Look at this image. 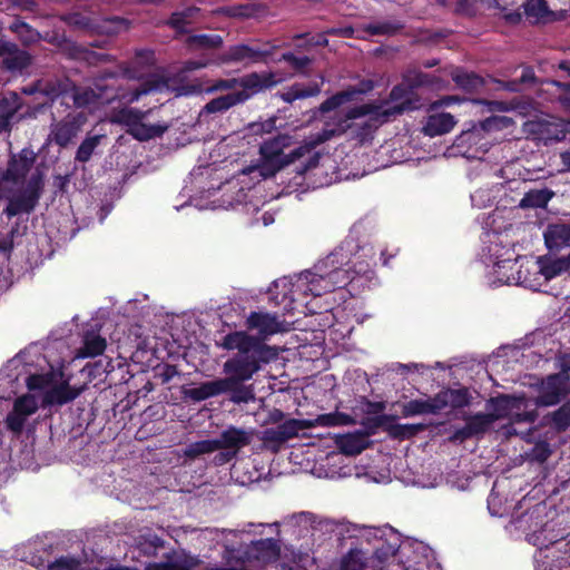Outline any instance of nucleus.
<instances>
[{"instance_id":"f257e3e1","label":"nucleus","mask_w":570,"mask_h":570,"mask_svg":"<svg viewBox=\"0 0 570 570\" xmlns=\"http://www.w3.org/2000/svg\"><path fill=\"white\" fill-rule=\"evenodd\" d=\"M246 327L257 331L258 335H249L244 331H235L223 337L220 346L227 351H236L223 364L225 377L206 381L197 387L185 391V396L194 402H202L222 394H229L235 404L249 403L255 399L252 384H245L262 367L276 361L279 350L267 345L264 341L277 333L285 332V322L276 314L250 312L246 318Z\"/></svg>"},{"instance_id":"f03ea898","label":"nucleus","mask_w":570,"mask_h":570,"mask_svg":"<svg viewBox=\"0 0 570 570\" xmlns=\"http://www.w3.org/2000/svg\"><path fill=\"white\" fill-rule=\"evenodd\" d=\"M404 82L395 86L389 100L358 105V144L367 141L372 134L384 122L390 121L406 110L417 108V100L412 98V88L430 85V76L421 71H410Z\"/></svg>"},{"instance_id":"7ed1b4c3","label":"nucleus","mask_w":570,"mask_h":570,"mask_svg":"<svg viewBox=\"0 0 570 570\" xmlns=\"http://www.w3.org/2000/svg\"><path fill=\"white\" fill-rule=\"evenodd\" d=\"M358 544L361 546L358 554L366 553L372 548V570H404V566L397 557L401 538L392 527H358Z\"/></svg>"},{"instance_id":"20e7f679","label":"nucleus","mask_w":570,"mask_h":570,"mask_svg":"<svg viewBox=\"0 0 570 570\" xmlns=\"http://www.w3.org/2000/svg\"><path fill=\"white\" fill-rule=\"evenodd\" d=\"M355 98L356 86H350L320 105L318 111L324 116V127L317 134V142L342 136L352 128L356 119V105L353 104Z\"/></svg>"},{"instance_id":"39448f33","label":"nucleus","mask_w":570,"mask_h":570,"mask_svg":"<svg viewBox=\"0 0 570 570\" xmlns=\"http://www.w3.org/2000/svg\"><path fill=\"white\" fill-rule=\"evenodd\" d=\"M356 421L350 414L332 412L317 415L314 420L287 419L283 424L262 431L261 440L272 450L277 451L285 442L298 435L299 431L312 426H342Z\"/></svg>"},{"instance_id":"423d86ee","label":"nucleus","mask_w":570,"mask_h":570,"mask_svg":"<svg viewBox=\"0 0 570 570\" xmlns=\"http://www.w3.org/2000/svg\"><path fill=\"white\" fill-rule=\"evenodd\" d=\"M492 413H478L466 417L465 436H473L484 433L490 425L500 419L510 417L514 422L533 423L537 419L534 411H525L527 404L523 400L510 396L491 399Z\"/></svg>"},{"instance_id":"0eeeda50","label":"nucleus","mask_w":570,"mask_h":570,"mask_svg":"<svg viewBox=\"0 0 570 570\" xmlns=\"http://www.w3.org/2000/svg\"><path fill=\"white\" fill-rule=\"evenodd\" d=\"M338 253L330 254L323 262L314 266L315 272L305 271L299 274L293 284V296L306 297L308 295L317 297L332 292L334 285L338 283L341 267L336 266Z\"/></svg>"},{"instance_id":"6e6552de","label":"nucleus","mask_w":570,"mask_h":570,"mask_svg":"<svg viewBox=\"0 0 570 570\" xmlns=\"http://www.w3.org/2000/svg\"><path fill=\"white\" fill-rule=\"evenodd\" d=\"M286 137L277 135L265 140L259 147L262 159L261 170L264 176H274L289 164H294L304 155V148L297 147L289 154H284Z\"/></svg>"},{"instance_id":"1a4fd4ad","label":"nucleus","mask_w":570,"mask_h":570,"mask_svg":"<svg viewBox=\"0 0 570 570\" xmlns=\"http://www.w3.org/2000/svg\"><path fill=\"white\" fill-rule=\"evenodd\" d=\"M532 264H534V261L527 257H520L514 261H500L495 263L493 267L495 281L501 285L534 287L537 285V278Z\"/></svg>"},{"instance_id":"9d476101","label":"nucleus","mask_w":570,"mask_h":570,"mask_svg":"<svg viewBox=\"0 0 570 570\" xmlns=\"http://www.w3.org/2000/svg\"><path fill=\"white\" fill-rule=\"evenodd\" d=\"M147 112L136 108H121L114 114L112 122L127 127V134L139 141H148L161 137L168 129L167 125H147L142 122Z\"/></svg>"},{"instance_id":"9b49d317","label":"nucleus","mask_w":570,"mask_h":570,"mask_svg":"<svg viewBox=\"0 0 570 570\" xmlns=\"http://www.w3.org/2000/svg\"><path fill=\"white\" fill-rule=\"evenodd\" d=\"M42 190V175L40 173L32 174L24 188L9 198L3 214L10 219L20 214L32 213L41 198Z\"/></svg>"},{"instance_id":"f8f14e48","label":"nucleus","mask_w":570,"mask_h":570,"mask_svg":"<svg viewBox=\"0 0 570 570\" xmlns=\"http://www.w3.org/2000/svg\"><path fill=\"white\" fill-rule=\"evenodd\" d=\"M512 120L508 117H492L487 119L481 126H474L471 129L462 131L455 139V146L458 148L468 147L463 153L468 157L476 158L479 157V150L471 151L470 148L472 146L480 145L481 153L484 154L487 151V144H481L484 131L492 127L504 128L511 125Z\"/></svg>"},{"instance_id":"ddd939ff","label":"nucleus","mask_w":570,"mask_h":570,"mask_svg":"<svg viewBox=\"0 0 570 570\" xmlns=\"http://www.w3.org/2000/svg\"><path fill=\"white\" fill-rule=\"evenodd\" d=\"M275 46L266 43L262 47H254L248 45L230 46L223 56L224 62H244L258 63L266 62V59L273 55Z\"/></svg>"},{"instance_id":"4468645a","label":"nucleus","mask_w":570,"mask_h":570,"mask_svg":"<svg viewBox=\"0 0 570 570\" xmlns=\"http://www.w3.org/2000/svg\"><path fill=\"white\" fill-rule=\"evenodd\" d=\"M278 82L279 80L276 79L273 71H254L239 78L242 90L235 91V94L242 95L240 97L244 98L245 102L253 96L274 88Z\"/></svg>"},{"instance_id":"2eb2a0df","label":"nucleus","mask_w":570,"mask_h":570,"mask_svg":"<svg viewBox=\"0 0 570 570\" xmlns=\"http://www.w3.org/2000/svg\"><path fill=\"white\" fill-rule=\"evenodd\" d=\"M299 517L302 518V531L336 532V534L342 535L355 530V525L345 520L321 518L312 512L305 511H303Z\"/></svg>"},{"instance_id":"dca6fc26","label":"nucleus","mask_w":570,"mask_h":570,"mask_svg":"<svg viewBox=\"0 0 570 570\" xmlns=\"http://www.w3.org/2000/svg\"><path fill=\"white\" fill-rule=\"evenodd\" d=\"M523 130L533 139L543 141L546 145L551 141H559L564 138L566 132L556 122L546 119H534L524 122Z\"/></svg>"},{"instance_id":"f3484780","label":"nucleus","mask_w":570,"mask_h":570,"mask_svg":"<svg viewBox=\"0 0 570 570\" xmlns=\"http://www.w3.org/2000/svg\"><path fill=\"white\" fill-rule=\"evenodd\" d=\"M85 121L86 118L82 115H68L51 130L53 141L60 147H67L81 130Z\"/></svg>"},{"instance_id":"a211bd4d","label":"nucleus","mask_w":570,"mask_h":570,"mask_svg":"<svg viewBox=\"0 0 570 570\" xmlns=\"http://www.w3.org/2000/svg\"><path fill=\"white\" fill-rule=\"evenodd\" d=\"M214 442L218 445L217 450H230L235 453L250 444L252 434L243 429L236 426H228L222 431L218 439H214Z\"/></svg>"},{"instance_id":"6ab92c4d","label":"nucleus","mask_w":570,"mask_h":570,"mask_svg":"<svg viewBox=\"0 0 570 570\" xmlns=\"http://www.w3.org/2000/svg\"><path fill=\"white\" fill-rule=\"evenodd\" d=\"M80 393V389L70 386L68 382H62L45 392L41 405L43 409L56 405L61 406L72 402Z\"/></svg>"},{"instance_id":"aec40b11","label":"nucleus","mask_w":570,"mask_h":570,"mask_svg":"<svg viewBox=\"0 0 570 570\" xmlns=\"http://www.w3.org/2000/svg\"><path fill=\"white\" fill-rule=\"evenodd\" d=\"M35 161V156L29 155L27 150H22L18 157L12 156L8 161V167L3 171V179L10 183H19L24 179Z\"/></svg>"},{"instance_id":"412c9836","label":"nucleus","mask_w":570,"mask_h":570,"mask_svg":"<svg viewBox=\"0 0 570 570\" xmlns=\"http://www.w3.org/2000/svg\"><path fill=\"white\" fill-rule=\"evenodd\" d=\"M563 392V382L559 375H550L542 383L540 394L535 399L537 406H551L560 402Z\"/></svg>"},{"instance_id":"4be33fe9","label":"nucleus","mask_w":570,"mask_h":570,"mask_svg":"<svg viewBox=\"0 0 570 570\" xmlns=\"http://www.w3.org/2000/svg\"><path fill=\"white\" fill-rule=\"evenodd\" d=\"M248 550L253 558L263 562H273L281 557L279 542L273 538L252 541Z\"/></svg>"},{"instance_id":"5701e85b","label":"nucleus","mask_w":570,"mask_h":570,"mask_svg":"<svg viewBox=\"0 0 570 570\" xmlns=\"http://www.w3.org/2000/svg\"><path fill=\"white\" fill-rule=\"evenodd\" d=\"M532 267H534L535 276L540 274L546 281H549L570 269V254L557 259H543L540 257L532 264Z\"/></svg>"},{"instance_id":"b1692460","label":"nucleus","mask_w":570,"mask_h":570,"mask_svg":"<svg viewBox=\"0 0 570 570\" xmlns=\"http://www.w3.org/2000/svg\"><path fill=\"white\" fill-rule=\"evenodd\" d=\"M117 78L118 72L110 69L99 71L92 78V87L97 92L101 94V99L105 102H111L119 97L116 87L110 82L117 80Z\"/></svg>"},{"instance_id":"393cba45","label":"nucleus","mask_w":570,"mask_h":570,"mask_svg":"<svg viewBox=\"0 0 570 570\" xmlns=\"http://www.w3.org/2000/svg\"><path fill=\"white\" fill-rule=\"evenodd\" d=\"M455 125L454 116L449 112L432 114L426 118L423 131L430 137L441 136L450 132Z\"/></svg>"},{"instance_id":"a878e982","label":"nucleus","mask_w":570,"mask_h":570,"mask_svg":"<svg viewBox=\"0 0 570 570\" xmlns=\"http://www.w3.org/2000/svg\"><path fill=\"white\" fill-rule=\"evenodd\" d=\"M544 242L550 250L570 246V226L566 224L549 225L544 232Z\"/></svg>"},{"instance_id":"bb28decb","label":"nucleus","mask_w":570,"mask_h":570,"mask_svg":"<svg viewBox=\"0 0 570 570\" xmlns=\"http://www.w3.org/2000/svg\"><path fill=\"white\" fill-rule=\"evenodd\" d=\"M32 62L31 55L26 51L19 49V47L14 43V48L9 50L2 59V68L11 71V72H21L27 69Z\"/></svg>"},{"instance_id":"cd10ccee","label":"nucleus","mask_w":570,"mask_h":570,"mask_svg":"<svg viewBox=\"0 0 570 570\" xmlns=\"http://www.w3.org/2000/svg\"><path fill=\"white\" fill-rule=\"evenodd\" d=\"M321 82L313 81L308 85L294 83L285 92L281 95L283 101L292 104L297 99H305L317 96L321 92Z\"/></svg>"},{"instance_id":"c85d7f7f","label":"nucleus","mask_w":570,"mask_h":570,"mask_svg":"<svg viewBox=\"0 0 570 570\" xmlns=\"http://www.w3.org/2000/svg\"><path fill=\"white\" fill-rule=\"evenodd\" d=\"M168 87V81L158 75H151L144 79L130 94L129 101H137L141 96L150 92H160Z\"/></svg>"},{"instance_id":"c756f323","label":"nucleus","mask_w":570,"mask_h":570,"mask_svg":"<svg viewBox=\"0 0 570 570\" xmlns=\"http://www.w3.org/2000/svg\"><path fill=\"white\" fill-rule=\"evenodd\" d=\"M164 561L149 562L146 564L145 570H190L193 564L186 558L177 557V553L171 550L164 553Z\"/></svg>"},{"instance_id":"7c9ffc66","label":"nucleus","mask_w":570,"mask_h":570,"mask_svg":"<svg viewBox=\"0 0 570 570\" xmlns=\"http://www.w3.org/2000/svg\"><path fill=\"white\" fill-rule=\"evenodd\" d=\"M199 13V8L188 7L180 11H175L168 19V24L179 33L188 32V26H190L196 16Z\"/></svg>"},{"instance_id":"2f4dec72","label":"nucleus","mask_w":570,"mask_h":570,"mask_svg":"<svg viewBox=\"0 0 570 570\" xmlns=\"http://www.w3.org/2000/svg\"><path fill=\"white\" fill-rule=\"evenodd\" d=\"M69 53L72 58L82 59L89 65L107 63L114 60L112 56L108 53L97 52L76 43L70 45Z\"/></svg>"},{"instance_id":"473e14b6","label":"nucleus","mask_w":570,"mask_h":570,"mask_svg":"<svg viewBox=\"0 0 570 570\" xmlns=\"http://www.w3.org/2000/svg\"><path fill=\"white\" fill-rule=\"evenodd\" d=\"M552 196L553 193L547 188L531 189L521 198L519 202V207L523 209L543 208L547 206Z\"/></svg>"},{"instance_id":"72a5a7b5","label":"nucleus","mask_w":570,"mask_h":570,"mask_svg":"<svg viewBox=\"0 0 570 570\" xmlns=\"http://www.w3.org/2000/svg\"><path fill=\"white\" fill-rule=\"evenodd\" d=\"M240 96L239 94H235V91L219 96L208 101L204 110L208 114L224 112L238 104H243L244 98Z\"/></svg>"},{"instance_id":"f704fd0d","label":"nucleus","mask_w":570,"mask_h":570,"mask_svg":"<svg viewBox=\"0 0 570 570\" xmlns=\"http://www.w3.org/2000/svg\"><path fill=\"white\" fill-rule=\"evenodd\" d=\"M107 346V342L100 335L94 333H86L83 336V344L79 350L80 357H95L101 355Z\"/></svg>"},{"instance_id":"c9c22d12","label":"nucleus","mask_w":570,"mask_h":570,"mask_svg":"<svg viewBox=\"0 0 570 570\" xmlns=\"http://www.w3.org/2000/svg\"><path fill=\"white\" fill-rule=\"evenodd\" d=\"M30 92H40L53 101L66 92V85L59 80L38 81Z\"/></svg>"},{"instance_id":"e433bc0d","label":"nucleus","mask_w":570,"mask_h":570,"mask_svg":"<svg viewBox=\"0 0 570 570\" xmlns=\"http://www.w3.org/2000/svg\"><path fill=\"white\" fill-rule=\"evenodd\" d=\"M72 98L75 106L78 108H85L90 105L106 104L101 99V94L97 92L92 86L76 90Z\"/></svg>"},{"instance_id":"4c0bfd02","label":"nucleus","mask_w":570,"mask_h":570,"mask_svg":"<svg viewBox=\"0 0 570 570\" xmlns=\"http://www.w3.org/2000/svg\"><path fill=\"white\" fill-rule=\"evenodd\" d=\"M452 79L456 86L465 91H474L483 86L482 78L474 72L456 70L452 73Z\"/></svg>"},{"instance_id":"58836bf2","label":"nucleus","mask_w":570,"mask_h":570,"mask_svg":"<svg viewBox=\"0 0 570 570\" xmlns=\"http://www.w3.org/2000/svg\"><path fill=\"white\" fill-rule=\"evenodd\" d=\"M523 8L527 18L532 22L546 21L550 14L544 0H528Z\"/></svg>"},{"instance_id":"ea45409f","label":"nucleus","mask_w":570,"mask_h":570,"mask_svg":"<svg viewBox=\"0 0 570 570\" xmlns=\"http://www.w3.org/2000/svg\"><path fill=\"white\" fill-rule=\"evenodd\" d=\"M217 446L214 439L193 442L184 449V456L189 460H195L200 455L217 451Z\"/></svg>"},{"instance_id":"a19ab883","label":"nucleus","mask_w":570,"mask_h":570,"mask_svg":"<svg viewBox=\"0 0 570 570\" xmlns=\"http://www.w3.org/2000/svg\"><path fill=\"white\" fill-rule=\"evenodd\" d=\"M187 45L202 49H215L223 45V38L219 35H193L187 38Z\"/></svg>"},{"instance_id":"79ce46f5","label":"nucleus","mask_w":570,"mask_h":570,"mask_svg":"<svg viewBox=\"0 0 570 570\" xmlns=\"http://www.w3.org/2000/svg\"><path fill=\"white\" fill-rule=\"evenodd\" d=\"M164 547L165 541L157 534L141 537L138 543L139 551L147 557H157L158 550L164 549Z\"/></svg>"},{"instance_id":"37998d69","label":"nucleus","mask_w":570,"mask_h":570,"mask_svg":"<svg viewBox=\"0 0 570 570\" xmlns=\"http://www.w3.org/2000/svg\"><path fill=\"white\" fill-rule=\"evenodd\" d=\"M102 135L89 136L82 140L76 153V160L79 163H87L91 158L95 149L100 144Z\"/></svg>"},{"instance_id":"c03bdc74","label":"nucleus","mask_w":570,"mask_h":570,"mask_svg":"<svg viewBox=\"0 0 570 570\" xmlns=\"http://www.w3.org/2000/svg\"><path fill=\"white\" fill-rule=\"evenodd\" d=\"M334 442L338 451L345 455H356V431L336 434Z\"/></svg>"},{"instance_id":"a18cd8bd","label":"nucleus","mask_w":570,"mask_h":570,"mask_svg":"<svg viewBox=\"0 0 570 570\" xmlns=\"http://www.w3.org/2000/svg\"><path fill=\"white\" fill-rule=\"evenodd\" d=\"M38 402L31 394H24L16 399L13 407L17 413L24 415L26 417L35 414L38 411Z\"/></svg>"},{"instance_id":"49530a36","label":"nucleus","mask_w":570,"mask_h":570,"mask_svg":"<svg viewBox=\"0 0 570 570\" xmlns=\"http://www.w3.org/2000/svg\"><path fill=\"white\" fill-rule=\"evenodd\" d=\"M276 61L287 62L296 72L304 73L305 69L312 63V59L307 56H295L293 52H284Z\"/></svg>"},{"instance_id":"de8ad7c7","label":"nucleus","mask_w":570,"mask_h":570,"mask_svg":"<svg viewBox=\"0 0 570 570\" xmlns=\"http://www.w3.org/2000/svg\"><path fill=\"white\" fill-rule=\"evenodd\" d=\"M403 28V24L400 21H382L368 24L365 30L372 35H386L391 36L399 32Z\"/></svg>"},{"instance_id":"09e8293b","label":"nucleus","mask_w":570,"mask_h":570,"mask_svg":"<svg viewBox=\"0 0 570 570\" xmlns=\"http://www.w3.org/2000/svg\"><path fill=\"white\" fill-rule=\"evenodd\" d=\"M62 21L79 30H89L92 28V19L81 12H69L62 17Z\"/></svg>"},{"instance_id":"8fccbe9b","label":"nucleus","mask_w":570,"mask_h":570,"mask_svg":"<svg viewBox=\"0 0 570 570\" xmlns=\"http://www.w3.org/2000/svg\"><path fill=\"white\" fill-rule=\"evenodd\" d=\"M304 149V155L298 159L301 161L299 166L296 168L298 174L306 173L318 166L321 154L318 151H313L308 147L302 146Z\"/></svg>"},{"instance_id":"3c124183","label":"nucleus","mask_w":570,"mask_h":570,"mask_svg":"<svg viewBox=\"0 0 570 570\" xmlns=\"http://www.w3.org/2000/svg\"><path fill=\"white\" fill-rule=\"evenodd\" d=\"M448 401V406L453 409H461L470 404V395L466 390H444Z\"/></svg>"},{"instance_id":"603ef678","label":"nucleus","mask_w":570,"mask_h":570,"mask_svg":"<svg viewBox=\"0 0 570 570\" xmlns=\"http://www.w3.org/2000/svg\"><path fill=\"white\" fill-rule=\"evenodd\" d=\"M47 570H81V561L71 556H61L49 562Z\"/></svg>"},{"instance_id":"864d4df0","label":"nucleus","mask_w":570,"mask_h":570,"mask_svg":"<svg viewBox=\"0 0 570 570\" xmlns=\"http://www.w3.org/2000/svg\"><path fill=\"white\" fill-rule=\"evenodd\" d=\"M402 413L405 417L421 414H430L429 402L426 400H412L403 405Z\"/></svg>"},{"instance_id":"5fc2aeb1","label":"nucleus","mask_w":570,"mask_h":570,"mask_svg":"<svg viewBox=\"0 0 570 570\" xmlns=\"http://www.w3.org/2000/svg\"><path fill=\"white\" fill-rule=\"evenodd\" d=\"M27 417L17 413L14 409L7 414L4 420L6 426L12 433L19 435L22 433Z\"/></svg>"},{"instance_id":"6e6d98bb","label":"nucleus","mask_w":570,"mask_h":570,"mask_svg":"<svg viewBox=\"0 0 570 570\" xmlns=\"http://www.w3.org/2000/svg\"><path fill=\"white\" fill-rule=\"evenodd\" d=\"M552 421L560 430H564L570 425V407L561 406L552 414Z\"/></svg>"},{"instance_id":"4d7b16f0","label":"nucleus","mask_w":570,"mask_h":570,"mask_svg":"<svg viewBox=\"0 0 570 570\" xmlns=\"http://www.w3.org/2000/svg\"><path fill=\"white\" fill-rule=\"evenodd\" d=\"M430 414H438L445 407H448V401L445 396V391L439 392L433 397L428 399Z\"/></svg>"},{"instance_id":"13d9d810","label":"nucleus","mask_w":570,"mask_h":570,"mask_svg":"<svg viewBox=\"0 0 570 570\" xmlns=\"http://www.w3.org/2000/svg\"><path fill=\"white\" fill-rule=\"evenodd\" d=\"M236 87H239V78H228V79H219L216 80L213 86L212 90L215 91H223V90H232Z\"/></svg>"},{"instance_id":"bf43d9fd","label":"nucleus","mask_w":570,"mask_h":570,"mask_svg":"<svg viewBox=\"0 0 570 570\" xmlns=\"http://www.w3.org/2000/svg\"><path fill=\"white\" fill-rule=\"evenodd\" d=\"M341 570H356V548L351 547L342 558Z\"/></svg>"},{"instance_id":"052dcab7","label":"nucleus","mask_w":570,"mask_h":570,"mask_svg":"<svg viewBox=\"0 0 570 570\" xmlns=\"http://www.w3.org/2000/svg\"><path fill=\"white\" fill-rule=\"evenodd\" d=\"M179 370L177 365L174 364H165L159 372V377L164 384L169 383L175 376H178Z\"/></svg>"},{"instance_id":"680f3d73","label":"nucleus","mask_w":570,"mask_h":570,"mask_svg":"<svg viewBox=\"0 0 570 570\" xmlns=\"http://www.w3.org/2000/svg\"><path fill=\"white\" fill-rule=\"evenodd\" d=\"M27 387L30 391L42 390L47 384V380L41 374H31L27 377Z\"/></svg>"},{"instance_id":"e2e57ef3","label":"nucleus","mask_w":570,"mask_h":570,"mask_svg":"<svg viewBox=\"0 0 570 570\" xmlns=\"http://www.w3.org/2000/svg\"><path fill=\"white\" fill-rule=\"evenodd\" d=\"M284 419H285V413L282 410L272 409L267 412V416L264 422L266 424H277V426H279L281 424H283L286 421Z\"/></svg>"},{"instance_id":"0e129e2a","label":"nucleus","mask_w":570,"mask_h":570,"mask_svg":"<svg viewBox=\"0 0 570 570\" xmlns=\"http://www.w3.org/2000/svg\"><path fill=\"white\" fill-rule=\"evenodd\" d=\"M237 453L230 451V450H224L219 453H217L214 458V462L216 465H223L232 461Z\"/></svg>"},{"instance_id":"69168bd1","label":"nucleus","mask_w":570,"mask_h":570,"mask_svg":"<svg viewBox=\"0 0 570 570\" xmlns=\"http://www.w3.org/2000/svg\"><path fill=\"white\" fill-rule=\"evenodd\" d=\"M14 114H6L0 116V134L11 130V120Z\"/></svg>"},{"instance_id":"338daca9","label":"nucleus","mask_w":570,"mask_h":570,"mask_svg":"<svg viewBox=\"0 0 570 570\" xmlns=\"http://www.w3.org/2000/svg\"><path fill=\"white\" fill-rule=\"evenodd\" d=\"M534 80H535L534 71L531 68H524L522 70V75L519 79V85L520 83H530V82H533Z\"/></svg>"},{"instance_id":"774afa93","label":"nucleus","mask_w":570,"mask_h":570,"mask_svg":"<svg viewBox=\"0 0 570 570\" xmlns=\"http://www.w3.org/2000/svg\"><path fill=\"white\" fill-rule=\"evenodd\" d=\"M553 83L559 88L567 89V94L561 98V101L570 109V85H566L560 81H553Z\"/></svg>"}]
</instances>
